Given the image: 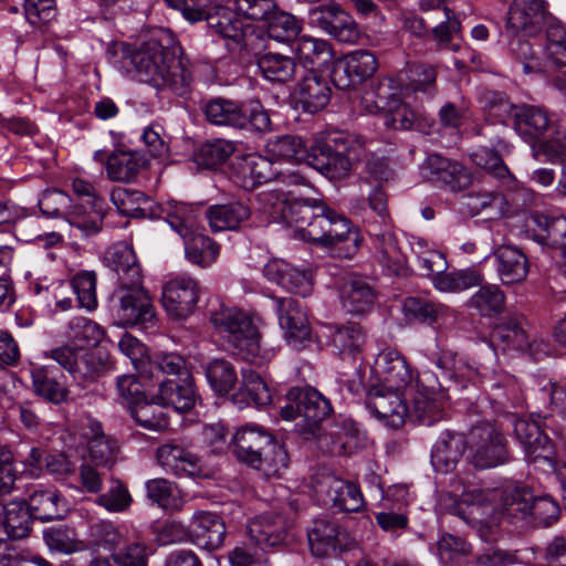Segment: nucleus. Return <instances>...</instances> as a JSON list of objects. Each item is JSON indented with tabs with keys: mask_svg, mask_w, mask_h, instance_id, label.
<instances>
[{
	"mask_svg": "<svg viewBox=\"0 0 566 566\" xmlns=\"http://www.w3.org/2000/svg\"><path fill=\"white\" fill-rule=\"evenodd\" d=\"M147 165L145 157L134 150H117L108 156L106 171L114 181L129 182L137 177Z\"/></svg>",
	"mask_w": 566,
	"mask_h": 566,
	"instance_id": "37998d69",
	"label": "nucleus"
},
{
	"mask_svg": "<svg viewBox=\"0 0 566 566\" xmlns=\"http://www.w3.org/2000/svg\"><path fill=\"white\" fill-rule=\"evenodd\" d=\"M467 447V438L457 432L444 431L431 450V463L436 471L447 473L460 460Z\"/></svg>",
	"mask_w": 566,
	"mask_h": 566,
	"instance_id": "c9c22d12",
	"label": "nucleus"
},
{
	"mask_svg": "<svg viewBox=\"0 0 566 566\" xmlns=\"http://www.w3.org/2000/svg\"><path fill=\"white\" fill-rule=\"evenodd\" d=\"M206 376L212 389L218 394H227L237 381L233 366L224 359L210 361L206 368Z\"/></svg>",
	"mask_w": 566,
	"mask_h": 566,
	"instance_id": "69168bd1",
	"label": "nucleus"
},
{
	"mask_svg": "<svg viewBox=\"0 0 566 566\" xmlns=\"http://www.w3.org/2000/svg\"><path fill=\"white\" fill-rule=\"evenodd\" d=\"M403 308L408 314L427 324H433L450 313V308L441 303L418 297L407 298Z\"/></svg>",
	"mask_w": 566,
	"mask_h": 566,
	"instance_id": "338daca9",
	"label": "nucleus"
},
{
	"mask_svg": "<svg viewBox=\"0 0 566 566\" xmlns=\"http://www.w3.org/2000/svg\"><path fill=\"white\" fill-rule=\"evenodd\" d=\"M315 491L326 504H332L340 511L359 512L365 507L358 485L335 475L324 476L317 482Z\"/></svg>",
	"mask_w": 566,
	"mask_h": 566,
	"instance_id": "412c9836",
	"label": "nucleus"
},
{
	"mask_svg": "<svg viewBox=\"0 0 566 566\" xmlns=\"http://www.w3.org/2000/svg\"><path fill=\"white\" fill-rule=\"evenodd\" d=\"M212 0L208 7L205 8L203 20L207 21L209 28L219 36L227 41V45H240L245 38L247 28L243 21L238 15L221 4L214 3Z\"/></svg>",
	"mask_w": 566,
	"mask_h": 566,
	"instance_id": "393cba45",
	"label": "nucleus"
},
{
	"mask_svg": "<svg viewBox=\"0 0 566 566\" xmlns=\"http://www.w3.org/2000/svg\"><path fill=\"white\" fill-rule=\"evenodd\" d=\"M377 66V60L371 52L357 50L335 62L332 81L336 87L346 90L370 77Z\"/></svg>",
	"mask_w": 566,
	"mask_h": 566,
	"instance_id": "aec40b11",
	"label": "nucleus"
},
{
	"mask_svg": "<svg viewBox=\"0 0 566 566\" xmlns=\"http://www.w3.org/2000/svg\"><path fill=\"white\" fill-rule=\"evenodd\" d=\"M200 285L190 275H179L163 286L161 304L171 319H186L190 316L199 301Z\"/></svg>",
	"mask_w": 566,
	"mask_h": 566,
	"instance_id": "dca6fc26",
	"label": "nucleus"
},
{
	"mask_svg": "<svg viewBox=\"0 0 566 566\" xmlns=\"http://www.w3.org/2000/svg\"><path fill=\"white\" fill-rule=\"evenodd\" d=\"M28 507L34 518L53 521L64 517L67 502L54 488H36L30 495Z\"/></svg>",
	"mask_w": 566,
	"mask_h": 566,
	"instance_id": "4c0bfd02",
	"label": "nucleus"
},
{
	"mask_svg": "<svg viewBox=\"0 0 566 566\" xmlns=\"http://www.w3.org/2000/svg\"><path fill=\"white\" fill-rule=\"evenodd\" d=\"M467 447L472 464L478 469H491L509 459L506 440L491 422L479 423L469 432Z\"/></svg>",
	"mask_w": 566,
	"mask_h": 566,
	"instance_id": "f8f14e48",
	"label": "nucleus"
},
{
	"mask_svg": "<svg viewBox=\"0 0 566 566\" xmlns=\"http://www.w3.org/2000/svg\"><path fill=\"white\" fill-rule=\"evenodd\" d=\"M295 50L301 60L311 64L325 63L333 56L332 48L327 41L308 35H302L297 39Z\"/></svg>",
	"mask_w": 566,
	"mask_h": 566,
	"instance_id": "774afa93",
	"label": "nucleus"
},
{
	"mask_svg": "<svg viewBox=\"0 0 566 566\" xmlns=\"http://www.w3.org/2000/svg\"><path fill=\"white\" fill-rule=\"evenodd\" d=\"M514 432L523 446L525 457L530 462L544 461L553 468L556 479L560 484V492L566 489V461H555V448L544 432L537 420L517 419L514 423Z\"/></svg>",
	"mask_w": 566,
	"mask_h": 566,
	"instance_id": "9d476101",
	"label": "nucleus"
},
{
	"mask_svg": "<svg viewBox=\"0 0 566 566\" xmlns=\"http://www.w3.org/2000/svg\"><path fill=\"white\" fill-rule=\"evenodd\" d=\"M552 17L545 0H514L509 9L506 28L512 33L535 36Z\"/></svg>",
	"mask_w": 566,
	"mask_h": 566,
	"instance_id": "a211bd4d",
	"label": "nucleus"
},
{
	"mask_svg": "<svg viewBox=\"0 0 566 566\" xmlns=\"http://www.w3.org/2000/svg\"><path fill=\"white\" fill-rule=\"evenodd\" d=\"M151 553L153 551L147 542L133 530L129 539L124 542L119 549L113 554V560L117 566H148Z\"/></svg>",
	"mask_w": 566,
	"mask_h": 566,
	"instance_id": "8fccbe9b",
	"label": "nucleus"
},
{
	"mask_svg": "<svg viewBox=\"0 0 566 566\" xmlns=\"http://www.w3.org/2000/svg\"><path fill=\"white\" fill-rule=\"evenodd\" d=\"M31 376L36 395L52 403H61L67 399V388L51 375L48 367H34Z\"/></svg>",
	"mask_w": 566,
	"mask_h": 566,
	"instance_id": "13d9d810",
	"label": "nucleus"
},
{
	"mask_svg": "<svg viewBox=\"0 0 566 566\" xmlns=\"http://www.w3.org/2000/svg\"><path fill=\"white\" fill-rule=\"evenodd\" d=\"M436 365L454 382H474L479 378L478 367L452 352H442L438 356Z\"/></svg>",
	"mask_w": 566,
	"mask_h": 566,
	"instance_id": "6e6d98bb",
	"label": "nucleus"
},
{
	"mask_svg": "<svg viewBox=\"0 0 566 566\" xmlns=\"http://www.w3.org/2000/svg\"><path fill=\"white\" fill-rule=\"evenodd\" d=\"M250 216L251 209L240 202L213 206L207 211L209 224L216 232L238 229Z\"/></svg>",
	"mask_w": 566,
	"mask_h": 566,
	"instance_id": "de8ad7c7",
	"label": "nucleus"
},
{
	"mask_svg": "<svg viewBox=\"0 0 566 566\" xmlns=\"http://www.w3.org/2000/svg\"><path fill=\"white\" fill-rule=\"evenodd\" d=\"M186 259L200 268L211 266L218 259L220 247L203 234L199 228L181 238Z\"/></svg>",
	"mask_w": 566,
	"mask_h": 566,
	"instance_id": "a18cd8bd",
	"label": "nucleus"
},
{
	"mask_svg": "<svg viewBox=\"0 0 566 566\" xmlns=\"http://www.w3.org/2000/svg\"><path fill=\"white\" fill-rule=\"evenodd\" d=\"M289 467V454L283 444L272 438L266 446L260 461L255 462L253 469L261 471L265 476H279Z\"/></svg>",
	"mask_w": 566,
	"mask_h": 566,
	"instance_id": "e2e57ef3",
	"label": "nucleus"
},
{
	"mask_svg": "<svg viewBox=\"0 0 566 566\" xmlns=\"http://www.w3.org/2000/svg\"><path fill=\"white\" fill-rule=\"evenodd\" d=\"M331 93L327 80L311 71L295 88V105L305 113L316 114L327 106Z\"/></svg>",
	"mask_w": 566,
	"mask_h": 566,
	"instance_id": "bb28decb",
	"label": "nucleus"
},
{
	"mask_svg": "<svg viewBox=\"0 0 566 566\" xmlns=\"http://www.w3.org/2000/svg\"><path fill=\"white\" fill-rule=\"evenodd\" d=\"M442 505L468 523L491 524L502 515L516 517L533 514L546 525L556 521L557 503L549 496L535 497L532 490L515 481H506L497 488L481 490L465 486L461 494L448 495Z\"/></svg>",
	"mask_w": 566,
	"mask_h": 566,
	"instance_id": "f03ea898",
	"label": "nucleus"
},
{
	"mask_svg": "<svg viewBox=\"0 0 566 566\" xmlns=\"http://www.w3.org/2000/svg\"><path fill=\"white\" fill-rule=\"evenodd\" d=\"M69 284L77 296L80 307L88 312L96 310V274L93 271L78 272Z\"/></svg>",
	"mask_w": 566,
	"mask_h": 566,
	"instance_id": "0e129e2a",
	"label": "nucleus"
},
{
	"mask_svg": "<svg viewBox=\"0 0 566 566\" xmlns=\"http://www.w3.org/2000/svg\"><path fill=\"white\" fill-rule=\"evenodd\" d=\"M32 513L23 501H12L4 506L1 525L12 539L28 536L31 530Z\"/></svg>",
	"mask_w": 566,
	"mask_h": 566,
	"instance_id": "3c124183",
	"label": "nucleus"
},
{
	"mask_svg": "<svg viewBox=\"0 0 566 566\" xmlns=\"http://www.w3.org/2000/svg\"><path fill=\"white\" fill-rule=\"evenodd\" d=\"M231 178L244 190H252L273 179H280L287 186L306 185V179L298 172L283 174L275 168L273 160L258 154H249L239 159L233 167Z\"/></svg>",
	"mask_w": 566,
	"mask_h": 566,
	"instance_id": "ddd939ff",
	"label": "nucleus"
},
{
	"mask_svg": "<svg viewBox=\"0 0 566 566\" xmlns=\"http://www.w3.org/2000/svg\"><path fill=\"white\" fill-rule=\"evenodd\" d=\"M172 44V35L159 30L132 51L129 59L140 82L184 95L189 90L191 73L177 56Z\"/></svg>",
	"mask_w": 566,
	"mask_h": 566,
	"instance_id": "39448f33",
	"label": "nucleus"
},
{
	"mask_svg": "<svg viewBox=\"0 0 566 566\" xmlns=\"http://www.w3.org/2000/svg\"><path fill=\"white\" fill-rule=\"evenodd\" d=\"M300 232L302 237L315 244L333 248L348 242L346 256L356 252L360 244L359 232L350 221L337 213L322 201L312 200L310 206L298 208Z\"/></svg>",
	"mask_w": 566,
	"mask_h": 566,
	"instance_id": "0eeeda50",
	"label": "nucleus"
},
{
	"mask_svg": "<svg viewBox=\"0 0 566 566\" xmlns=\"http://www.w3.org/2000/svg\"><path fill=\"white\" fill-rule=\"evenodd\" d=\"M272 438L273 436L260 426L252 423L242 426L232 438L233 453L240 462L252 468L260 461Z\"/></svg>",
	"mask_w": 566,
	"mask_h": 566,
	"instance_id": "b1692460",
	"label": "nucleus"
},
{
	"mask_svg": "<svg viewBox=\"0 0 566 566\" xmlns=\"http://www.w3.org/2000/svg\"><path fill=\"white\" fill-rule=\"evenodd\" d=\"M147 497L159 507L170 511H179L182 500L177 486L163 478L151 479L146 482Z\"/></svg>",
	"mask_w": 566,
	"mask_h": 566,
	"instance_id": "5fc2aeb1",
	"label": "nucleus"
},
{
	"mask_svg": "<svg viewBox=\"0 0 566 566\" xmlns=\"http://www.w3.org/2000/svg\"><path fill=\"white\" fill-rule=\"evenodd\" d=\"M192 543L208 551L219 549L226 539L227 528L220 515L210 511H196L190 520Z\"/></svg>",
	"mask_w": 566,
	"mask_h": 566,
	"instance_id": "a878e982",
	"label": "nucleus"
},
{
	"mask_svg": "<svg viewBox=\"0 0 566 566\" xmlns=\"http://www.w3.org/2000/svg\"><path fill=\"white\" fill-rule=\"evenodd\" d=\"M367 335L363 326L356 322H347L333 326L329 345L342 358L355 360L366 345Z\"/></svg>",
	"mask_w": 566,
	"mask_h": 566,
	"instance_id": "72a5a7b5",
	"label": "nucleus"
},
{
	"mask_svg": "<svg viewBox=\"0 0 566 566\" xmlns=\"http://www.w3.org/2000/svg\"><path fill=\"white\" fill-rule=\"evenodd\" d=\"M266 151L271 160L305 163L331 179L347 176L358 159L354 140L342 134H331L316 140L310 149L301 137L284 135L269 140Z\"/></svg>",
	"mask_w": 566,
	"mask_h": 566,
	"instance_id": "20e7f679",
	"label": "nucleus"
},
{
	"mask_svg": "<svg viewBox=\"0 0 566 566\" xmlns=\"http://www.w3.org/2000/svg\"><path fill=\"white\" fill-rule=\"evenodd\" d=\"M107 262L120 281L108 300L114 323L122 327H154L157 322L155 307L143 287L142 270L133 248L126 243L114 245L107 252Z\"/></svg>",
	"mask_w": 566,
	"mask_h": 566,
	"instance_id": "7ed1b4c3",
	"label": "nucleus"
},
{
	"mask_svg": "<svg viewBox=\"0 0 566 566\" xmlns=\"http://www.w3.org/2000/svg\"><path fill=\"white\" fill-rule=\"evenodd\" d=\"M263 274L269 281L275 282L287 292L302 297L312 294L313 277L308 270L298 269L284 260L275 259L264 265Z\"/></svg>",
	"mask_w": 566,
	"mask_h": 566,
	"instance_id": "5701e85b",
	"label": "nucleus"
},
{
	"mask_svg": "<svg viewBox=\"0 0 566 566\" xmlns=\"http://www.w3.org/2000/svg\"><path fill=\"white\" fill-rule=\"evenodd\" d=\"M111 200L117 211L127 217L143 216L149 198L139 190L116 187L111 193Z\"/></svg>",
	"mask_w": 566,
	"mask_h": 566,
	"instance_id": "680f3d73",
	"label": "nucleus"
},
{
	"mask_svg": "<svg viewBox=\"0 0 566 566\" xmlns=\"http://www.w3.org/2000/svg\"><path fill=\"white\" fill-rule=\"evenodd\" d=\"M345 535L337 523L326 518L315 520L307 533L313 555L325 557L336 554L344 546Z\"/></svg>",
	"mask_w": 566,
	"mask_h": 566,
	"instance_id": "f704fd0d",
	"label": "nucleus"
},
{
	"mask_svg": "<svg viewBox=\"0 0 566 566\" xmlns=\"http://www.w3.org/2000/svg\"><path fill=\"white\" fill-rule=\"evenodd\" d=\"M39 208L49 218H64L84 235L96 234L102 228L103 216L97 211L85 212L81 206L72 205L67 193L57 189L45 190L39 199Z\"/></svg>",
	"mask_w": 566,
	"mask_h": 566,
	"instance_id": "9b49d317",
	"label": "nucleus"
},
{
	"mask_svg": "<svg viewBox=\"0 0 566 566\" xmlns=\"http://www.w3.org/2000/svg\"><path fill=\"white\" fill-rule=\"evenodd\" d=\"M491 115L499 122L505 123L513 117L517 134L527 143L537 140L549 127L551 120L547 112L533 105H513L501 101L491 106Z\"/></svg>",
	"mask_w": 566,
	"mask_h": 566,
	"instance_id": "4468645a",
	"label": "nucleus"
},
{
	"mask_svg": "<svg viewBox=\"0 0 566 566\" xmlns=\"http://www.w3.org/2000/svg\"><path fill=\"white\" fill-rule=\"evenodd\" d=\"M163 210L166 213L167 222L180 238L198 229L199 207L169 200Z\"/></svg>",
	"mask_w": 566,
	"mask_h": 566,
	"instance_id": "603ef678",
	"label": "nucleus"
},
{
	"mask_svg": "<svg viewBox=\"0 0 566 566\" xmlns=\"http://www.w3.org/2000/svg\"><path fill=\"white\" fill-rule=\"evenodd\" d=\"M133 528L125 525H115L109 521H101L90 527L88 547L98 553L108 552L112 555L116 553L124 542L129 539Z\"/></svg>",
	"mask_w": 566,
	"mask_h": 566,
	"instance_id": "58836bf2",
	"label": "nucleus"
},
{
	"mask_svg": "<svg viewBox=\"0 0 566 566\" xmlns=\"http://www.w3.org/2000/svg\"><path fill=\"white\" fill-rule=\"evenodd\" d=\"M164 406L158 403V399H156V402H151L143 398L130 406L129 410L132 417L140 427L153 431H161L168 427Z\"/></svg>",
	"mask_w": 566,
	"mask_h": 566,
	"instance_id": "4d7b16f0",
	"label": "nucleus"
},
{
	"mask_svg": "<svg viewBox=\"0 0 566 566\" xmlns=\"http://www.w3.org/2000/svg\"><path fill=\"white\" fill-rule=\"evenodd\" d=\"M289 528L287 521L281 515L264 513L255 516L248 525L249 539L262 547H273L283 543Z\"/></svg>",
	"mask_w": 566,
	"mask_h": 566,
	"instance_id": "c756f323",
	"label": "nucleus"
},
{
	"mask_svg": "<svg viewBox=\"0 0 566 566\" xmlns=\"http://www.w3.org/2000/svg\"><path fill=\"white\" fill-rule=\"evenodd\" d=\"M81 437L88 447L90 459L99 467L111 468L117 460L119 446L104 433L101 422L90 417L82 420Z\"/></svg>",
	"mask_w": 566,
	"mask_h": 566,
	"instance_id": "4be33fe9",
	"label": "nucleus"
},
{
	"mask_svg": "<svg viewBox=\"0 0 566 566\" xmlns=\"http://www.w3.org/2000/svg\"><path fill=\"white\" fill-rule=\"evenodd\" d=\"M382 92L379 104L380 107H386L385 114V125L387 127L394 129H410L413 127L416 120L418 119V114L411 109L406 103H403L399 95V88L397 83L395 82V88L391 92V95H386V87H381Z\"/></svg>",
	"mask_w": 566,
	"mask_h": 566,
	"instance_id": "c03bdc74",
	"label": "nucleus"
},
{
	"mask_svg": "<svg viewBox=\"0 0 566 566\" xmlns=\"http://www.w3.org/2000/svg\"><path fill=\"white\" fill-rule=\"evenodd\" d=\"M526 322L522 316H509L497 323L490 335L494 348L503 352H523L530 346Z\"/></svg>",
	"mask_w": 566,
	"mask_h": 566,
	"instance_id": "2f4dec72",
	"label": "nucleus"
},
{
	"mask_svg": "<svg viewBox=\"0 0 566 566\" xmlns=\"http://www.w3.org/2000/svg\"><path fill=\"white\" fill-rule=\"evenodd\" d=\"M264 20L268 21L269 36L277 42L295 39L302 29L301 21L295 15L277 10L276 4L274 11Z\"/></svg>",
	"mask_w": 566,
	"mask_h": 566,
	"instance_id": "bf43d9fd",
	"label": "nucleus"
},
{
	"mask_svg": "<svg viewBox=\"0 0 566 566\" xmlns=\"http://www.w3.org/2000/svg\"><path fill=\"white\" fill-rule=\"evenodd\" d=\"M547 39L546 51L559 73H566V27L554 17L545 27Z\"/></svg>",
	"mask_w": 566,
	"mask_h": 566,
	"instance_id": "052dcab7",
	"label": "nucleus"
},
{
	"mask_svg": "<svg viewBox=\"0 0 566 566\" xmlns=\"http://www.w3.org/2000/svg\"><path fill=\"white\" fill-rule=\"evenodd\" d=\"M342 306L352 315H364L371 311L376 301L374 287L358 275H348L339 287Z\"/></svg>",
	"mask_w": 566,
	"mask_h": 566,
	"instance_id": "c85d7f7f",
	"label": "nucleus"
},
{
	"mask_svg": "<svg viewBox=\"0 0 566 566\" xmlns=\"http://www.w3.org/2000/svg\"><path fill=\"white\" fill-rule=\"evenodd\" d=\"M482 274L474 269H462L447 272L444 270L432 276L433 287L441 293H460L482 283Z\"/></svg>",
	"mask_w": 566,
	"mask_h": 566,
	"instance_id": "09e8293b",
	"label": "nucleus"
},
{
	"mask_svg": "<svg viewBox=\"0 0 566 566\" xmlns=\"http://www.w3.org/2000/svg\"><path fill=\"white\" fill-rule=\"evenodd\" d=\"M423 169L429 178L444 184L451 191H462L472 182L471 172L462 164L438 154L427 157Z\"/></svg>",
	"mask_w": 566,
	"mask_h": 566,
	"instance_id": "cd10ccee",
	"label": "nucleus"
},
{
	"mask_svg": "<svg viewBox=\"0 0 566 566\" xmlns=\"http://www.w3.org/2000/svg\"><path fill=\"white\" fill-rule=\"evenodd\" d=\"M272 401V395L264 379L253 370L242 371V387L233 395V402L242 408L244 405L266 406Z\"/></svg>",
	"mask_w": 566,
	"mask_h": 566,
	"instance_id": "49530a36",
	"label": "nucleus"
},
{
	"mask_svg": "<svg viewBox=\"0 0 566 566\" xmlns=\"http://www.w3.org/2000/svg\"><path fill=\"white\" fill-rule=\"evenodd\" d=\"M311 21L343 43H355L359 38V29L353 17L339 4L331 3L310 11Z\"/></svg>",
	"mask_w": 566,
	"mask_h": 566,
	"instance_id": "6ab92c4d",
	"label": "nucleus"
},
{
	"mask_svg": "<svg viewBox=\"0 0 566 566\" xmlns=\"http://www.w3.org/2000/svg\"><path fill=\"white\" fill-rule=\"evenodd\" d=\"M207 120L217 126H230L234 128L247 127L244 105L231 99L213 98L205 106Z\"/></svg>",
	"mask_w": 566,
	"mask_h": 566,
	"instance_id": "79ce46f5",
	"label": "nucleus"
},
{
	"mask_svg": "<svg viewBox=\"0 0 566 566\" xmlns=\"http://www.w3.org/2000/svg\"><path fill=\"white\" fill-rule=\"evenodd\" d=\"M279 325L286 343L294 349L305 348L312 340V328L301 304L292 298L275 300Z\"/></svg>",
	"mask_w": 566,
	"mask_h": 566,
	"instance_id": "f3484780",
	"label": "nucleus"
},
{
	"mask_svg": "<svg viewBox=\"0 0 566 566\" xmlns=\"http://www.w3.org/2000/svg\"><path fill=\"white\" fill-rule=\"evenodd\" d=\"M287 397L290 402L281 408V417L294 420L297 432L305 438L317 437L323 448L326 437L321 436V423L333 411L329 400L313 387L293 388Z\"/></svg>",
	"mask_w": 566,
	"mask_h": 566,
	"instance_id": "1a4fd4ad",
	"label": "nucleus"
},
{
	"mask_svg": "<svg viewBox=\"0 0 566 566\" xmlns=\"http://www.w3.org/2000/svg\"><path fill=\"white\" fill-rule=\"evenodd\" d=\"M258 66L268 81L279 83L290 81L296 70V63L293 57L272 52L261 55L258 60Z\"/></svg>",
	"mask_w": 566,
	"mask_h": 566,
	"instance_id": "864d4df0",
	"label": "nucleus"
},
{
	"mask_svg": "<svg viewBox=\"0 0 566 566\" xmlns=\"http://www.w3.org/2000/svg\"><path fill=\"white\" fill-rule=\"evenodd\" d=\"M310 200H297L291 191L274 188L259 192L255 196L253 210L262 221L286 222L301 227L298 208L310 206Z\"/></svg>",
	"mask_w": 566,
	"mask_h": 566,
	"instance_id": "2eb2a0df",
	"label": "nucleus"
},
{
	"mask_svg": "<svg viewBox=\"0 0 566 566\" xmlns=\"http://www.w3.org/2000/svg\"><path fill=\"white\" fill-rule=\"evenodd\" d=\"M148 373L140 375L142 379L155 380L160 386V381L178 380L182 376H191L186 360L176 353L158 354L147 360Z\"/></svg>",
	"mask_w": 566,
	"mask_h": 566,
	"instance_id": "ea45409f",
	"label": "nucleus"
},
{
	"mask_svg": "<svg viewBox=\"0 0 566 566\" xmlns=\"http://www.w3.org/2000/svg\"><path fill=\"white\" fill-rule=\"evenodd\" d=\"M66 335L80 346H61L46 356L67 370L80 385L92 382L98 375L99 364L86 346H95L103 339V327L87 317L76 316L69 322Z\"/></svg>",
	"mask_w": 566,
	"mask_h": 566,
	"instance_id": "423d86ee",
	"label": "nucleus"
},
{
	"mask_svg": "<svg viewBox=\"0 0 566 566\" xmlns=\"http://www.w3.org/2000/svg\"><path fill=\"white\" fill-rule=\"evenodd\" d=\"M156 399H158V403L172 406L177 411L190 410L197 400L192 376H181L178 380L160 381Z\"/></svg>",
	"mask_w": 566,
	"mask_h": 566,
	"instance_id": "e433bc0d",
	"label": "nucleus"
},
{
	"mask_svg": "<svg viewBox=\"0 0 566 566\" xmlns=\"http://www.w3.org/2000/svg\"><path fill=\"white\" fill-rule=\"evenodd\" d=\"M374 373L379 384L370 389L366 407L386 426L397 429L407 419L431 426L443 417L447 394L431 371H422L413 381L406 359L388 348L376 357Z\"/></svg>",
	"mask_w": 566,
	"mask_h": 566,
	"instance_id": "f257e3e1",
	"label": "nucleus"
},
{
	"mask_svg": "<svg viewBox=\"0 0 566 566\" xmlns=\"http://www.w3.org/2000/svg\"><path fill=\"white\" fill-rule=\"evenodd\" d=\"M369 233L374 238L376 258L379 263L388 271L398 274L403 266V255L395 234L387 226L382 230L371 226Z\"/></svg>",
	"mask_w": 566,
	"mask_h": 566,
	"instance_id": "a19ab883",
	"label": "nucleus"
},
{
	"mask_svg": "<svg viewBox=\"0 0 566 566\" xmlns=\"http://www.w3.org/2000/svg\"><path fill=\"white\" fill-rule=\"evenodd\" d=\"M210 322L224 334L245 360L263 365L274 356L273 349L263 348L261 337L252 318L242 310L220 305L211 312Z\"/></svg>",
	"mask_w": 566,
	"mask_h": 566,
	"instance_id": "6e6552de",
	"label": "nucleus"
},
{
	"mask_svg": "<svg viewBox=\"0 0 566 566\" xmlns=\"http://www.w3.org/2000/svg\"><path fill=\"white\" fill-rule=\"evenodd\" d=\"M157 460L167 472L179 476H198L202 473L201 458L177 444L159 447Z\"/></svg>",
	"mask_w": 566,
	"mask_h": 566,
	"instance_id": "7c9ffc66",
	"label": "nucleus"
},
{
	"mask_svg": "<svg viewBox=\"0 0 566 566\" xmlns=\"http://www.w3.org/2000/svg\"><path fill=\"white\" fill-rule=\"evenodd\" d=\"M496 273L503 284H514L524 281L528 273V261L516 247L501 244L493 251Z\"/></svg>",
	"mask_w": 566,
	"mask_h": 566,
	"instance_id": "473e14b6",
	"label": "nucleus"
}]
</instances>
